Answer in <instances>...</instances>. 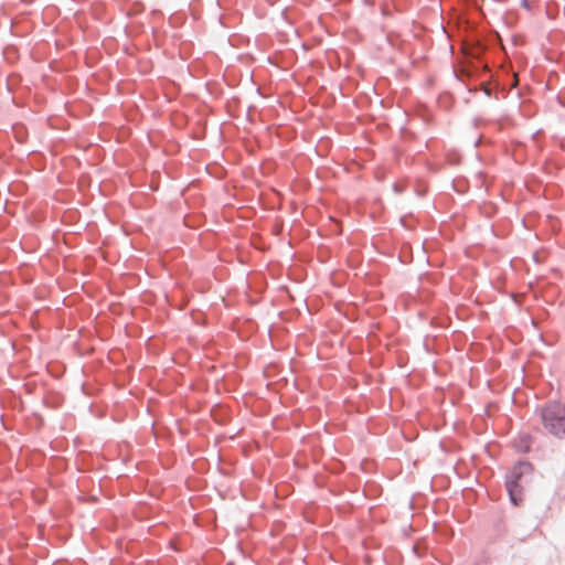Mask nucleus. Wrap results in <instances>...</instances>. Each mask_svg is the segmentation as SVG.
Returning a JSON list of instances; mask_svg holds the SVG:
<instances>
[{
    "label": "nucleus",
    "mask_w": 565,
    "mask_h": 565,
    "mask_svg": "<svg viewBox=\"0 0 565 565\" xmlns=\"http://www.w3.org/2000/svg\"><path fill=\"white\" fill-rule=\"evenodd\" d=\"M523 6L529 8L527 2L525 0L523 1Z\"/></svg>",
    "instance_id": "20e7f679"
},
{
    "label": "nucleus",
    "mask_w": 565,
    "mask_h": 565,
    "mask_svg": "<svg viewBox=\"0 0 565 565\" xmlns=\"http://www.w3.org/2000/svg\"><path fill=\"white\" fill-rule=\"evenodd\" d=\"M394 191L399 193L402 192V189L397 184H394Z\"/></svg>",
    "instance_id": "7ed1b4c3"
},
{
    "label": "nucleus",
    "mask_w": 565,
    "mask_h": 565,
    "mask_svg": "<svg viewBox=\"0 0 565 565\" xmlns=\"http://www.w3.org/2000/svg\"><path fill=\"white\" fill-rule=\"evenodd\" d=\"M532 466L527 461H519L505 476V487L510 501L513 505H519L522 501V480L530 473Z\"/></svg>",
    "instance_id": "f03ea898"
},
{
    "label": "nucleus",
    "mask_w": 565,
    "mask_h": 565,
    "mask_svg": "<svg viewBox=\"0 0 565 565\" xmlns=\"http://www.w3.org/2000/svg\"><path fill=\"white\" fill-rule=\"evenodd\" d=\"M544 428L557 438H565V404L551 402L541 409Z\"/></svg>",
    "instance_id": "f257e3e1"
}]
</instances>
